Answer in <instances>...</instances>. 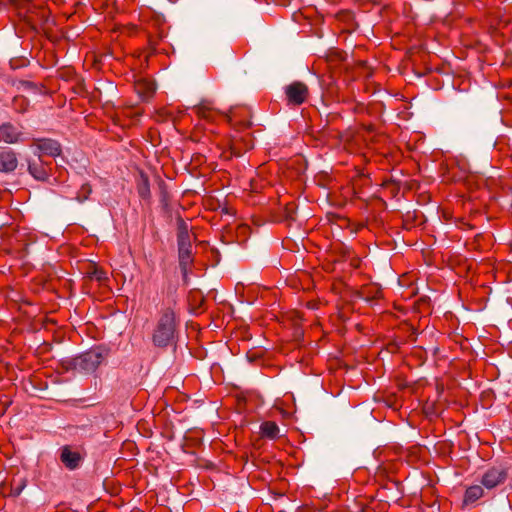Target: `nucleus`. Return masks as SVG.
Listing matches in <instances>:
<instances>
[{"mask_svg":"<svg viewBox=\"0 0 512 512\" xmlns=\"http://www.w3.org/2000/svg\"><path fill=\"white\" fill-rule=\"evenodd\" d=\"M177 244L178 247L191 246L188 225L183 219H179L177 222Z\"/></svg>","mask_w":512,"mask_h":512,"instance_id":"13","label":"nucleus"},{"mask_svg":"<svg viewBox=\"0 0 512 512\" xmlns=\"http://www.w3.org/2000/svg\"><path fill=\"white\" fill-rule=\"evenodd\" d=\"M230 121L233 124H238L237 118H236V111H231ZM239 125L241 128H249L251 126V122L249 120L240 121Z\"/></svg>","mask_w":512,"mask_h":512,"instance_id":"20","label":"nucleus"},{"mask_svg":"<svg viewBox=\"0 0 512 512\" xmlns=\"http://www.w3.org/2000/svg\"><path fill=\"white\" fill-rule=\"evenodd\" d=\"M508 478L507 468L494 466L486 470L481 476L480 483L488 491L497 488L505 483Z\"/></svg>","mask_w":512,"mask_h":512,"instance_id":"5","label":"nucleus"},{"mask_svg":"<svg viewBox=\"0 0 512 512\" xmlns=\"http://www.w3.org/2000/svg\"><path fill=\"white\" fill-rule=\"evenodd\" d=\"M21 137L22 132L11 123H4L0 126V141L13 144L21 141Z\"/></svg>","mask_w":512,"mask_h":512,"instance_id":"9","label":"nucleus"},{"mask_svg":"<svg viewBox=\"0 0 512 512\" xmlns=\"http://www.w3.org/2000/svg\"><path fill=\"white\" fill-rule=\"evenodd\" d=\"M60 461L69 470H75L80 466L82 456L78 451L72 450L69 445H65L60 449Z\"/></svg>","mask_w":512,"mask_h":512,"instance_id":"8","label":"nucleus"},{"mask_svg":"<svg viewBox=\"0 0 512 512\" xmlns=\"http://www.w3.org/2000/svg\"><path fill=\"white\" fill-rule=\"evenodd\" d=\"M52 170V162H44L41 155H38V159L29 161L28 171L36 180L47 181Z\"/></svg>","mask_w":512,"mask_h":512,"instance_id":"6","label":"nucleus"},{"mask_svg":"<svg viewBox=\"0 0 512 512\" xmlns=\"http://www.w3.org/2000/svg\"><path fill=\"white\" fill-rule=\"evenodd\" d=\"M18 159L17 155L12 150H5L0 152V171L9 173L17 168Z\"/></svg>","mask_w":512,"mask_h":512,"instance_id":"10","label":"nucleus"},{"mask_svg":"<svg viewBox=\"0 0 512 512\" xmlns=\"http://www.w3.org/2000/svg\"><path fill=\"white\" fill-rule=\"evenodd\" d=\"M137 192L143 200H149L151 197L149 178L142 171L139 173L137 178Z\"/></svg>","mask_w":512,"mask_h":512,"instance_id":"14","label":"nucleus"},{"mask_svg":"<svg viewBox=\"0 0 512 512\" xmlns=\"http://www.w3.org/2000/svg\"><path fill=\"white\" fill-rule=\"evenodd\" d=\"M105 354L100 347L92 348L73 359V365L76 370L85 373L94 372L104 361Z\"/></svg>","mask_w":512,"mask_h":512,"instance_id":"2","label":"nucleus"},{"mask_svg":"<svg viewBox=\"0 0 512 512\" xmlns=\"http://www.w3.org/2000/svg\"><path fill=\"white\" fill-rule=\"evenodd\" d=\"M89 277L100 283L108 279L106 272L98 267H94L93 270L89 272Z\"/></svg>","mask_w":512,"mask_h":512,"instance_id":"19","label":"nucleus"},{"mask_svg":"<svg viewBox=\"0 0 512 512\" xmlns=\"http://www.w3.org/2000/svg\"><path fill=\"white\" fill-rule=\"evenodd\" d=\"M193 112L201 118L210 119L213 108L210 102L202 101L200 104L193 107Z\"/></svg>","mask_w":512,"mask_h":512,"instance_id":"17","label":"nucleus"},{"mask_svg":"<svg viewBox=\"0 0 512 512\" xmlns=\"http://www.w3.org/2000/svg\"><path fill=\"white\" fill-rule=\"evenodd\" d=\"M176 333L175 313L171 308L162 311L156 328L153 332L152 341L157 347H167L174 342Z\"/></svg>","mask_w":512,"mask_h":512,"instance_id":"1","label":"nucleus"},{"mask_svg":"<svg viewBox=\"0 0 512 512\" xmlns=\"http://www.w3.org/2000/svg\"><path fill=\"white\" fill-rule=\"evenodd\" d=\"M150 47L152 49L151 53H154L156 51V48L153 46V43L150 41Z\"/></svg>","mask_w":512,"mask_h":512,"instance_id":"24","label":"nucleus"},{"mask_svg":"<svg viewBox=\"0 0 512 512\" xmlns=\"http://www.w3.org/2000/svg\"><path fill=\"white\" fill-rule=\"evenodd\" d=\"M135 91L143 100H147L153 96L156 91V86L153 82L141 79L135 82Z\"/></svg>","mask_w":512,"mask_h":512,"instance_id":"11","label":"nucleus"},{"mask_svg":"<svg viewBox=\"0 0 512 512\" xmlns=\"http://www.w3.org/2000/svg\"><path fill=\"white\" fill-rule=\"evenodd\" d=\"M285 100L288 106H300L309 97L308 86L301 81H294L284 88Z\"/></svg>","mask_w":512,"mask_h":512,"instance_id":"4","label":"nucleus"},{"mask_svg":"<svg viewBox=\"0 0 512 512\" xmlns=\"http://www.w3.org/2000/svg\"><path fill=\"white\" fill-rule=\"evenodd\" d=\"M179 266L184 275L187 274L189 265L192 263L191 246L178 247Z\"/></svg>","mask_w":512,"mask_h":512,"instance_id":"15","label":"nucleus"},{"mask_svg":"<svg viewBox=\"0 0 512 512\" xmlns=\"http://www.w3.org/2000/svg\"><path fill=\"white\" fill-rule=\"evenodd\" d=\"M287 217L293 219L294 204L290 203L286 206Z\"/></svg>","mask_w":512,"mask_h":512,"instance_id":"21","label":"nucleus"},{"mask_svg":"<svg viewBox=\"0 0 512 512\" xmlns=\"http://www.w3.org/2000/svg\"><path fill=\"white\" fill-rule=\"evenodd\" d=\"M25 102H26V99L23 96H19V97H15L14 98L15 105H18V104L23 105V104H25Z\"/></svg>","mask_w":512,"mask_h":512,"instance_id":"22","label":"nucleus"},{"mask_svg":"<svg viewBox=\"0 0 512 512\" xmlns=\"http://www.w3.org/2000/svg\"><path fill=\"white\" fill-rule=\"evenodd\" d=\"M364 109V105L363 104H357L354 108V112L358 113V112H361L363 111Z\"/></svg>","mask_w":512,"mask_h":512,"instance_id":"23","label":"nucleus"},{"mask_svg":"<svg viewBox=\"0 0 512 512\" xmlns=\"http://www.w3.org/2000/svg\"><path fill=\"white\" fill-rule=\"evenodd\" d=\"M484 496L485 488L481 483L480 485H472L466 489L463 502L466 505L473 504Z\"/></svg>","mask_w":512,"mask_h":512,"instance_id":"12","label":"nucleus"},{"mask_svg":"<svg viewBox=\"0 0 512 512\" xmlns=\"http://www.w3.org/2000/svg\"><path fill=\"white\" fill-rule=\"evenodd\" d=\"M254 146L252 135L249 132L241 133L236 131L231 136L229 152H224V157L230 159L232 157H240L243 153L252 149Z\"/></svg>","mask_w":512,"mask_h":512,"instance_id":"3","label":"nucleus"},{"mask_svg":"<svg viewBox=\"0 0 512 512\" xmlns=\"http://www.w3.org/2000/svg\"><path fill=\"white\" fill-rule=\"evenodd\" d=\"M92 193V187L89 183H84L76 194L75 199L82 203L86 201Z\"/></svg>","mask_w":512,"mask_h":512,"instance_id":"18","label":"nucleus"},{"mask_svg":"<svg viewBox=\"0 0 512 512\" xmlns=\"http://www.w3.org/2000/svg\"><path fill=\"white\" fill-rule=\"evenodd\" d=\"M34 146L42 154L50 157H57L61 154L62 148L58 141L49 138L36 139Z\"/></svg>","mask_w":512,"mask_h":512,"instance_id":"7","label":"nucleus"},{"mask_svg":"<svg viewBox=\"0 0 512 512\" xmlns=\"http://www.w3.org/2000/svg\"><path fill=\"white\" fill-rule=\"evenodd\" d=\"M260 433L262 437L276 439L279 434V427L274 421H265L260 425Z\"/></svg>","mask_w":512,"mask_h":512,"instance_id":"16","label":"nucleus"}]
</instances>
